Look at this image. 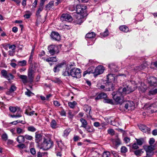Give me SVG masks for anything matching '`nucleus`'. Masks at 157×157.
Wrapping results in <instances>:
<instances>
[{
	"mask_svg": "<svg viewBox=\"0 0 157 157\" xmlns=\"http://www.w3.org/2000/svg\"><path fill=\"white\" fill-rule=\"evenodd\" d=\"M110 155V153L108 151H105L103 153V157H109Z\"/></svg>",
	"mask_w": 157,
	"mask_h": 157,
	"instance_id": "nucleus-57",
	"label": "nucleus"
},
{
	"mask_svg": "<svg viewBox=\"0 0 157 157\" xmlns=\"http://www.w3.org/2000/svg\"><path fill=\"white\" fill-rule=\"evenodd\" d=\"M16 47V46L14 44L10 45L9 44V48L11 49L12 51H14L15 50Z\"/></svg>",
	"mask_w": 157,
	"mask_h": 157,
	"instance_id": "nucleus-59",
	"label": "nucleus"
},
{
	"mask_svg": "<svg viewBox=\"0 0 157 157\" xmlns=\"http://www.w3.org/2000/svg\"><path fill=\"white\" fill-rule=\"evenodd\" d=\"M148 94V95L151 96L150 98L149 99H151L152 98L153 96L157 94V87H152L150 88Z\"/></svg>",
	"mask_w": 157,
	"mask_h": 157,
	"instance_id": "nucleus-14",
	"label": "nucleus"
},
{
	"mask_svg": "<svg viewBox=\"0 0 157 157\" xmlns=\"http://www.w3.org/2000/svg\"><path fill=\"white\" fill-rule=\"evenodd\" d=\"M19 77L22 80L23 83L25 84L28 82H29V80H27V77L25 75H20L19 76Z\"/></svg>",
	"mask_w": 157,
	"mask_h": 157,
	"instance_id": "nucleus-23",
	"label": "nucleus"
},
{
	"mask_svg": "<svg viewBox=\"0 0 157 157\" xmlns=\"http://www.w3.org/2000/svg\"><path fill=\"white\" fill-rule=\"evenodd\" d=\"M17 141L19 144L23 143L25 141L24 136L20 135L16 138Z\"/></svg>",
	"mask_w": 157,
	"mask_h": 157,
	"instance_id": "nucleus-27",
	"label": "nucleus"
},
{
	"mask_svg": "<svg viewBox=\"0 0 157 157\" xmlns=\"http://www.w3.org/2000/svg\"><path fill=\"white\" fill-rule=\"evenodd\" d=\"M50 36L52 39L53 40L58 41L60 40V36L58 32H52Z\"/></svg>",
	"mask_w": 157,
	"mask_h": 157,
	"instance_id": "nucleus-12",
	"label": "nucleus"
},
{
	"mask_svg": "<svg viewBox=\"0 0 157 157\" xmlns=\"http://www.w3.org/2000/svg\"><path fill=\"white\" fill-rule=\"evenodd\" d=\"M155 146L153 145H150L147 146L145 148V150L146 152H150L151 153L154 149Z\"/></svg>",
	"mask_w": 157,
	"mask_h": 157,
	"instance_id": "nucleus-26",
	"label": "nucleus"
},
{
	"mask_svg": "<svg viewBox=\"0 0 157 157\" xmlns=\"http://www.w3.org/2000/svg\"><path fill=\"white\" fill-rule=\"evenodd\" d=\"M109 35L108 31V29H106L105 31L102 34L101 36L105 37L108 36Z\"/></svg>",
	"mask_w": 157,
	"mask_h": 157,
	"instance_id": "nucleus-54",
	"label": "nucleus"
},
{
	"mask_svg": "<svg viewBox=\"0 0 157 157\" xmlns=\"http://www.w3.org/2000/svg\"><path fill=\"white\" fill-rule=\"evenodd\" d=\"M77 104V103L75 101H73L72 102H69L68 103V105L71 108H73L75 105Z\"/></svg>",
	"mask_w": 157,
	"mask_h": 157,
	"instance_id": "nucleus-42",
	"label": "nucleus"
},
{
	"mask_svg": "<svg viewBox=\"0 0 157 157\" xmlns=\"http://www.w3.org/2000/svg\"><path fill=\"white\" fill-rule=\"evenodd\" d=\"M17 109L20 110V109L17 107H13L10 106L9 107V109L10 111L13 113L17 111Z\"/></svg>",
	"mask_w": 157,
	"mask_h": 157,
	"instance_id": "nucleus-36",
	"label": "nucleus"
},
{
	"mask_svg": "<svg viewBox=\"0 0 157 157\" xmlns=\"http://www.w3.org/2000/svg\"><path fill=\"white\" fill-rule=\"evenodd\" d=\"M125 95V94L123 93L122 87L119 88L117 91L113 92L112 93L113 98L117 100V98L119 97H123V95Z\"/></svg>",
	"mask_w": 157,
	"mask_h": 157,
	"instance_id": "nucleus-5",
	"label": "nucleus"
},
{
	"mask_svg": "<svg viewBox=\"0 0 157 157\" xmlns=\"http://www.w3.org/2000/svg\"><path fill=\"white\" fill-rule=\"evenodd\" d=\"M107 83L109 85H110L111 88L113 89V83L112 82L115 80V78L114 75L112 74H108L107 76Z\"/></svg>",
	"mask_w": 157,
	"mask_h": 157,
	"instance_id": "nucleus-9",
	"label": "nucleus"
},
{
	"mask_svg": "<svg viewBox=\"0 0 157 157\" xmlns=\"http://www.w3.org/2000/svg\"><path fill=\"white\" fill-rule=\"evenodd\" d=\"M95 69L94 67L93 66L90 67L86 71L84 72L83 74V76H85L86 74H90V73H93L94 75Z\"/></svg>",
	"mask_w": 157,
	"mask_h": 157,
	"instance_id": "nucleus-16",
	"label": "nucleus"
},
{
	"mask_svg": "<svg viewBox=\"0 0 157 157\" xmlns=\"http://www.w3.org/2000/svg\"><path fill=\"white\" fill-rule=\"evenodd\" d=\"M2 139L4 141H6L8 139V136L6 133L3 134L2 136Z\"/></svg>",
	"mask_w": 157,
	"mask_h": 157,
	"instance_id": "nucleus-52",
	"label": "nucleus"
},
{
	"mask_svg": "<svg viewBox=\"0 0 157 157\" xmlns=\"http://www.w3.org/2000/svg\"><path fill=\"white\" fill-rule=\"evenodd\" d=\"M35 71L32 68L29 69L28 71V76L29 82L31 83L33 81L34 77Z\"/></svg>",
	"mask_w": 157,
	"mask_h": 157,
	"instance_id": "nucleus-8",
	"label": "nucleus"
},
{
	"mask_svg": "<svg viewBox=\"0 0 157 157\" xmlns=\"http://www.w3.org/2000/svg\"><path fill=\"white\" fill-rule=\"evenodd\" d=\"M115 67V66L113 64H111L109 65V67L111 70L114 71L116 72L117 71H118L117 67H116L117 68V69H116L114 67Z\"/></svg>",
	"mask_w": 157,
	"mask_h": 157,
	"instance_id": "nucleus-47",
	"label": "nucleus"
},
{
	"mask_svg": "<svg viewBox=\"0 0 157 157\" xmlns=\"http://www.w3.org/2000/svg\"><path fill=\"white\" fill-rule=\"evenodd\" d=\"M24 139H25L27 140H31L33 139V137L30 136L28 134H26L25 136H24Z\"/></svg>",
	"mask_w": 157,
	"mask_h": 157,
	"instance_id": "nucleus-50",
	"label": "nucleus"
},
{
	"mask_svg": "<svg viewBox=\"0 0 157 157\" xmlns=\"http://www.w3.org/2000/svg\"><path fill=\"white\" fill-rule=\"evenodd\" d=\"M52 81L54 82L55 83H60L61 81L60 79L58 78H55L54 79L52 80Z\"/></svg>",
	"mask_w": 157,
	"mask_h": 157,
	"instance_id": "nucleus-62",
	"label": "nucleus"
},
{
	"mask_svg": "<svg viewBox=\"0 0 157 157\" xmlns=\"http://www.w3.org/2000/svg\"><path fill=\"white\" fill-rule=\"evenodd\" d=\"M1 74L2 75L5 77V78L6 75H7V71L5 70H3L1 71Z\"/></svg>",
	"mask_w": 157,
	"mask_h": 157,
	"instance_id": "nucleus-58",
	"label": "nucleus"
},
{
	"mask_svg": "<svg viewBox=\"0 0 157 157\" xmlns=\"http://www.w3.org/2000/svg\"><path fill=\"white\" fill-rule=\"evenodd\" d=\"M71 131V130L70 128L66 129L63 132V136L65 137H67L68 136Z\"/></svg>",
	"mask_w": 157,
	"mask_h": 157,
	"instance_id": "nucleus-33",
	"label": "nucleus"
},
{
	"mask_svg": "<svg viewBox=\"0 0 157 157\" xmlns=\"http://www.w3.org/2000/svg\"><path fill=\"white\" fill-rule=\"evenodd\" d=\"M44 9V7H40L39 6V8L37 11H36V15L37 17H40V13Z\"/></svg>",
	"mask_w": 157,
	"mask_h": 157,
	"instance_id": "nucleus-39",
	"label": "nucleus"
},
{
	"mask_svg": "<svg viewBox=\"0 0 157 157\" xmlns=\"http://www.w3.org/2000/svg\"><path fill=\"white\" fill-rule=\"evenodd\" d=\"M16 118L20 117L22 116V113L21 112L17 111V113L15 115Z\"/></svg>",
	"mask_w": 157,
	"mask_h": 157,
	"instance_id": "nucleus-63",
	"label": "nucleus"
},
{
	"mask_svg": "<svg viewBox=\"0 0 157 157\" xmlns=\"http://www.w3.org/2000/svg\"><path fill=\"white\" fill-rule=\"evenodd\" d=\"M86 6L82 5H78L76 6V12L78 14H81L86 11Z\"/></svg>",
	"mask_w": 157,
	"mask_h": 157,
	"instance_id": "nucleus-11",
	"label": "nucleus"
},
{
	"mask_svg": "<svg viewBox=\"0 0 157 157\" xmlns=\"http://www.w3.org/2000/svg\"><path fill=\"white\" fill-rule=\"evenodd\" d=\"M16 131L17 133L18 134L23 133L25 132V131L24 130L19 127L17 128Z\"/></svg>",
	"mask_w": 157,
	"mask_h": 157,
	"instance_id": "nucleus-49",
	"label": "nucleus"
},
{
	"mask_svg": "<svg viewBox=\"0 0 157 157\" xmlns=\"http://www.w3.org/2000/svg\"><path fill=\"white\" fill-rule=\"evenodd\" d=\"M146 67V64L145 63L144 64L141 65L140 66L136 67L134 69V70L138 71L145 68Z\"/></svg>",
	"mask_w": 157,
	"mask_h": 157,
	"instance_id": "nucleus-29",
	"label": "nucleus"
},
{
	"mask_svg": "<svg viewBox=\"0 0 157 157\" xmlns=\"http://www.w3.org/2000/svg\"><path fill=\"white\" fill-rule=\"evenodd\" d=\"M84 17L81 14H78L76 17L75 21L77 24L80 25L83 21Z\"/></svg>",
	"mask_w": 157,
	"mask_h": 157,
	"instance_id": "nucleus-18",
	"label": "nucleus"
},
{
	"mask_svg": "<svg viewBox=\"0 0 157 157\" xmlns=\"http://www.w3.org/2000/svg\"><path fill=\"white\" fill-rule=\"evenodd\" d=\"M27 130L29 132H35L36 129L33 126H30L28 127L27 128Z\"/></svg>",
	"mask_w": 157,
	"mask_h": 157,
	"instance_id": "nucleus-40",
	"label": "nucleus"
},
{
	"mask_svg": "<svg viewBox=\"0 0 157 157\" xmlns=\"http://www.w3.org/2000/svg\"><path fill=\"white\" fill-rule=\"evenodd\" d=\"M17 89L16 87L13 85L11 86L9 90L7 91L6 94L8 95H10L11 94L16 90Z\"/></svg>",
	"mask_w": 157,
	"mask_h": 157,
	"instance_id": "nucleus-24",
	"label": "nucleus"
},
{
	"mask_svg": "<svg viewBox=\"0 0 157 157\" xmlns=\"http://www.w3.org/2000/svg\"><path fill=\"white\" fill-rule=\"evenodd\" d=\"M105 68L101 65H99L95 68L94 76L96 77L98 75L102 74L104 71Z\"/></svg>",
	"mask_w": 157,
	"mask_h": 157,
	"instance_id": "nucleus-6",
	"label": "nucleus"
},
{
	"mask_svg": "<svg viewBox=\"0 0 157 157\" xmlns=\"http://www.w3.org/2000/svg\"><path fill=\"white\" fill-rule=\"evenodd\" d=\"M147 82L149 88L157 87V78L154 76H150L148 78Z\"/></svg>",
	"mask_w": 157,
	"mask_h": 157,
	"instance_id": "nucleus-4",
	"label": "nucleus"
},
{
	"mask_svg": "<svg viewBox=\"0 0 157 157\" xmlns=\"http://www.w3.org/2000/svg\"><path fill=\"white\" fill-rule=\"evenodd\" d=\"M140 129L143 132L147 133L148 134L150 133L151 129L147 127L146 126L141 124L139 126Z\"/></svg>",
	"mask_w": 157,
	"mask_h": 157,
	"instance_id": "nucleus-15",
	"label": "nucleus"
},
{
	"mask_svg": "<svg viewBox=\"0 0 157 157\" xmlns=\"http://www.w3.org/2000/svg\"><path fill=\"white\" fill-rule=\"evenodd\" d=\"M107 97L106 94L104 93H101L98 94V95L95 98L96 100H98L101 99L106 98Z\"/></svg>",
	"mask_w": 157,
	"mask_h": 157,
	"instance_id": "nucleus-21",
	"label": "nucleus"
},
{
	"mask_svg": "<svg viewBox=\"0 0 157 157\" xmlns=\"http://www.w3.org/2000/svg\"><path fill=\"white\" fill-rule=\"evenodd\" d=\"M84 109L87 113H88L90 115V112L91 110V107L90 106L85 105L84 106Z\"/></svg>",
	"mask_w": 157,
	"mask_h": 157,
	"instance_id": "nucleus-37",
	"label": "nucleus"
},
{
	"mask_svg": "<svg viewBox=\"0 0 157 157\" xmlns=\"http://www.w3.org/2000/svg\"><path fill=\"white\" fill-rule=\"evenodd\" d=\"M95 33L93 32H90L87 33L86 36V37L88 38H92L95 37Z\"/></svg>",
	"mask_w": 157,
	"mask_h": 157,
	"instance_id": "nucleus-32",
	"label": "nucleus"
},
{
	"mask_svg": "<svg viewBox=\"0 0 157 157\" xmlns=\"http://www.w3.org/2000/svg\"><path fill=\"white\" fill-rule=\"evenodd\" d=\"M155 142V140L154 138H152L150 139L149 141V143L150 145H152Z\"/></svg>",
	"mask_w": 157,
	"mask_h": 157,
	"instance_id": "nucleus-60",
	"label": "nucleus"
},
{
	"mask_svg": "<svg viewBox=\"0 0 157 157\" xmlns=\"http://www.w3.org/2000/svg\"><path fill=\"white\" fill-rule=\"evenodd\" d=\"M147 88L145 87H143L142 86H140L139 90V91L142 93L145 92L147 90Z\"/></svg>",
	"mask_w": 157,
	"mask_h": 157,
	"instance_id": "nucleus-44",
	"label": "nucleus"
},
{
	"mask_svg": "<svg viewBox=\"0 0 157 157\" xmlns=\"http://www.w3.org/2000/svg\"><path fill=\"white\" fill-rule=\"evenodd\" d=\"M121 153H124L128 151V149L125 147L122 146L121 149Z\"/></svg>",
	"mask_w": 157,
	"mask_h": 157,
	"instance_id": "nucleus-51",
	"label": "nucleus"
},
{
	"mask_svg": "<svg viewBox=\"0 0 157 157\" xmlns=\"http://www.w3.org/2000/svg\"><path fill=\"white\" fill-rule=\"evenodd\" d=\"M147 109L149 111L148 112L153 113L157 111V105L155 103H153L147 107Z\"/></svg>",
	"mask_w": 157,
	"mask_h": 157,
	"instance_id": "nucleus-13",
	"label": "nucleus"
},
{
	"mask_svg": "<svg viewBox=\"0 0 157 157\" xmlns=\"http://www.w3.org/2000/svg\"><path fill=\"white\" fill-rule=\"evenodd\" d=\"M17 65L19 66L24 67L26 65L27 62L25 60L18 61L17 62Z\"/></svg>",
	"mask_w": 157,
	"mask_h": 157,
	"instance_id": "nucleus-35",
	"label": "nucleus"
},
{
	"mask_svg": "<svg viewBox=\"0 0 157 157\" xmlns=\"http://www.w3.org/2000/svg\"><path fill=\"white\" fill-rule=\"evenodd\" d=\"M50 126L53 129H55L59 127L56 121L54 119H52L50 123Z\"/></svg>",
	"mask_w": 157,
	"mask_h": 157,
	"instance_id": "nucleus-20",
	"label": "nucleus"
},
{
	"mask_svg": "<svg viewBox=\"0 0 157 157\" xmlns=\"http://www.w3.org/2000/svg\"><path fill=\"white\" fill-rule=\"evenodd\" d=\"M103 102L105 103H109L111 104H113L112 100L109 99L105 98L103 100Z\"/></svg>",
	"mask_w": 157,
	"mask_h": 157,
	"instance_id": "nucleus-43",
	"label": "nucleus"
},
{
	"mask_svg": "<svg viewBox=\"0 0 157 157\" xmlns=\"http://www.w3.org/2000/svg\"><path fill=\"white\" fill-rule=\"evenodd\" d=\"M119 29L121 31L125 33H127L129 31L128 28L125 25H123L120 26L119 27Z\"/></svg>",
	"mask_w": 157,
	"mask_h": 157,
	"instance_id": "nucleus-31",
	"label": "nucleus"
},
{
	"mask_svg": "<svg viewBox=\"0 0 157 157\" xmlns=\"http://www.w3.org/2000/svg\"><path fill=\"white\" fill-rule=\"evenodd\" d=\"M50 60L51 62H56L58 61L57 58H56V57H50Z\"/></svg>",
	"mask_w": 157,
	"mask_h": 157,
	"instance_id": "nucleus-56",
	"label": "nucleus"
},
{
	"mask_svg": "<svg viewBox=\"0 0 157 157\" xmlns=\"http://www.w3.org/2000/svg\"><path fill=\"white\" fill-rule=\"evenodd\" d=\"M142 149L137 150L134 151V154L137 156L139 157L141 156V155L144 153Z\"/></svg>",
	"mask_w": 157,
	"mask_h": 157,
	"instance_id": "nucleus-34",
	"label": "nucleus"
},
{
	"mask_svg": "<svg viewBox=\"0 0 157 157\" xmlns=\"http://www.w3.org/2000/svg\"><path fill=\"white\" fill-rule=\"evenodd\" d=\"M60 18L61 20L63 21H66L70 22L73 20L71 16L68 14H63Z\"/></svg>",
	"mask_w": 157,
	"mask_h": 157,
	"instance_id": "nucleus-10",
	"label": "nucleus"
},
{
	"mask_svg": "<svg viewBox=\"0 0 157 157\" xmlns=\"http://www.w3.org/2000/svg\"><path fill=\"white\" fill-rule=\"evenodd\" d=\"M44 138L45 137L40 134L36 133L35 140L36 143L39 144V142H41Z\"/></svg>",
	"mask_w": 157,
	"mask_h": 157,
	"instance_id": "nucleus-19",
	"label": "nucleus"
},
{
	"mask_svg": "<svg viewBox=\"0 0 157 157\" xmlns=\"http://www.w3.org/2000/svg\"><path fill=\"white\" fill-rule=\"evenodd\" d=\"M28 91L25 92V94L28 97H30L31 96V94H34L31 92L29 89H27Z\"/></svg>",
	"mask_w": 157,
	"mask_h": 157,
	"instance_id": "nucleus-55",
	"label": "nucleus"
},
{
	"mask_svg": "<svg viewBox=\"0 0 157 157\" xmlns=\"http://www.w3.org/2000/svg\"><path fill=\"white\" fill-rule=\"evenodd\" d=\"M48 52L51 56L57 55L59 52V46L56 45L51 44L48 47Z\"/></svg>",
	"mask_w": 157,
	"mask_h": 157,
	"instance_id": "nucleus-3",
	"label": "nucleus"
},
{
	"mask_svg": "<svg viewBox=\"0 0 157 157\" xmlns=\"http://www.w3.org/2000/svg\"><path fill=\"white\" fill-rule=\"evenodd\" d=\"M137 143H134L132 145V148L134 149H137L139 148V147L138 146Z\"/></svg>",
	"mask_w": 157,
	"mask_h": 157,
	"instance_id": "nucleus-64",
	"label": "nucleus"
},
{
	"mask_svg": "<svg viewBox=\"0 0 157 157\" xmlns=\"http://www.w3.org/2000/svg\"><path fill=\"white\" fill-rule=\"evenodd\" d=\"M2 47L6 50H7L8 48H9V44L6 43L3 44H2Z\"/></svg>",
	"mask_w": 157,
	"mask_h": 157,
	"instance_id": "nucleus-53",
	"label": "nucleus"
},
{
	"mask_svg": "<svg viewBox=\"0 0 157 157\" xmlns=\"http://www.w3.org/2000/svg\"><path fill=\"white\" fill-rule=\"evenodd\" d=\"M135 140L136 141V143L139 146L142 145L145 142L143 138H141L139 139L136 138Z\"/></svg>",
	"mask_w": 157,
	"mask_h": 157,
	"instance_id": "nucleus-30",
	"label": "nucleus"
},
{
	"mask_svg": "<svg viewBox=\"0 0 157 157\" xmlns=\"http://www.w3.org/2000/svg\"><path fill=\"white\" fill-rule=\"evenodd\" d=\"M66 61H63L60 63L56 65L59 67V68L63 67L64 65H66Z\"/></svg>",
	"mask_w": 157,
	"mask_h": 157,
	"instance_id": "nucleus-48",
	"label": "nucleus"
},
{
	"mask_svg": "<svg viewBox=\"0 0 157 157\" xmlns=\"http://www.w3.org/2000/svg\"><path fill=\"white\" fill-rule=\"evenodd\" d=\"M112 141L113 144H115L116 147H117L121 144L120 139L118 137L116 139H113L112 140Z\"/></svg>",
	"mask_w": 157,
	"mask_h": 157,
	"instance_id": "nucleus-25",
	"label": "nucleus"
},
{
	"mask_svg": "<svg viewBox=\"0 0 157 157\" xmlns=\"http://www.w3.org/2000/svg\"><path fill=\"white\" fill-rule=\"evenodd\" d=\"M17 146L20 148L23 149L25 148V145L23 143L17 145Z\"/></svg>",
	"mask_w": 157,
	"mask_h": 157,
	"instance_id": "nucleus-61",
	"label": "nucleus"
},
{
	"mask_svg": "<svg viewBox=\"0 0 157 157\" xmlns=\"http://www.w3.org/2000/svg\"><path fill=\"white\" fill-rule=\"evenodd\" d=\"M53 144V142L50 138H44L43 142L41 145V148L44 150L46 151L52 148Z\"/></svg>",
	"mask_w": 157,
	"mask_h": 157,
	"instance_id": "nucleus-2",
	"label": "nucleus"
},
{
	"mask_svg": "<svg viewBox=\"0 0 157 157\" xmlns=\"http://www.w3.org/2000/svg\"><path fill=\"white\" fill-rule=\"evenodd\" d=\"M117 98V101L115 98L113 99L117 104H121L122 103L123 101V97H119Z\"/></svg>",
	"mask_w": 157,
	"mask_h": 157,
	"instance_id": "nucleus-38",
	"label": "nucleus"
},
{
	"mask_svg": "<svg viewBox=\"0 0 157 157\" xmlns=\"http://www.w3.org/2000/svg\"><path fill=\"white\" fill-rule=\"evenodd\" d=\"M25 13H26L24 15V17L26 19L29 18L32 14L29 11H27L25 12Z\"/></svg>",
	"mask_w": 157,
	"mask_h": 157,
	"instance_id": "nucleus-45",
	"label": "nucleus"
},
{
	"mask_svg": "<svg viewBox=\"0 0 157 157\" xmlns=\"http://www.w3.org/2000/svg\"><path fill=\"white\" fill-rule=\"evenodd\" d=\"M86 131L89 132H92L94 131V129L92 127L89 125H87L86 128H84Z\"/></svg>",
	"mask_w": 157,
	"mask_h": 157,
	"instance_id": "nucleus-41",
	"label": "nucleus"
},
{
	"mask_svg": "<svg viewBox=\"0 0 157 157\" xmlns=\"http://www.w3.org/2000/svg\"><path fill=\"white\" fill-rule=\"evenodd\" d=\"M55 2L54 1H52L51 2H50L48 4L46 5L45 7V10H51V9L52 8L54 5V2Z\"/></svg>",
	"mask_w": 157,
	"mask_h": 157,
	"instance_id": "nucleus-22",
	"label": "nucleus"
},
{
	"mask_svg": "<svg viewBox=\"0 0 157 157\" xmlns=\"http://www.w3.org/2000/svg\"><path fill=\"white\" fill-rule=\"evenodd\" d=\"M124 108L128 110H133L135 108V105L134 102L131 101H128L124 102Z\"/></svg>",
	"mask_w": 157,
	"mask_h": 157,
	"instance_id": "nucleus-7",
	"label": "nucleus"
},
{
	"mask_svg": "<svg viewBox=\"0 0 157 157\" xmlns=\"http://www.w3.org/2000/svg\"><path fill=\"white\" fill-rule=\"evenodd\" d=\"M71 65H67L66 67L65 71H63V75L64 76H71L73 78H79L81 76V70L76 67L71 69Z\"/></svg>",
	"mask_w": 157,
	"mask_h": 157,
	"instance_id": "nucleus-1",
	"label": "nucleus"
},
{
	"mask_svg": "<svg viewBox=\"0 0 157 157\" xmlns=\"http://www.w3.org/2000/svg\"><path fill=\"white\" fill-rule=\"evenodd\" d=\"M80 121L81 122L82 125L81 127L86 128V126L88 125V123L83 118H81L80 119Z\"/></svg>",
	"mask_w": 157,
	"mask_h": 157,
	"instance_id": "nucleus-28",
	"label": "nucleus"
},
{
	"mask_svg": "<svg viewBox=\"0 0 157 157\" xmlns=\"http://www.w3.org/2000/svg\"><path fill=\"white\" fill-rule=\"evenodd\" d=\"M122 89L123 90V93L125 94H129L134 90V88H132L131 86H127L126 87L122 88Z\"/></svg>",
	"mask_w": 157,
	"mask_h": 157,
	"instance_id": "nucleus-17",
	"label": "nucleus"
},
{
	"mask_svg": "<svg viewBox=\"0 0 157 157\" xmlns=\"http://www.w3.org/2000/svg\"><path fill=\"white\" fill-rule=\"evenodd\" d=\"M13 75L11 73L7 74V75L5 77L8 80H10L13 79Z\"/></svg>",
	"mask_w": 157,
	"mask_h": 157,
	"instance_id": "nucleus-46",
	"label": "nucleus"
}]
</instances>
